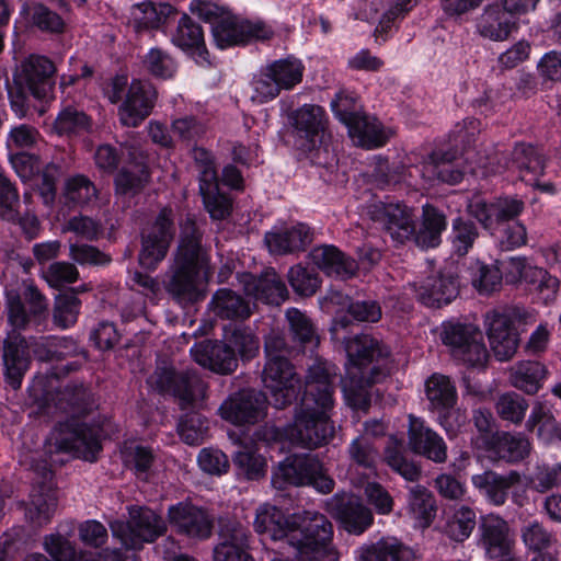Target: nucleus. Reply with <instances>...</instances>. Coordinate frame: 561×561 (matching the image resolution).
<instances>
[{
	"label": "nucleus",
	"mask_w": 561,
	"mask_h": 561,
	"mask_svg": "<svg viewBox=\"0 0 561 561\" xmlns=\"http://www.w3.org/2000/svg\"><path fill=\"white\" fill-rule=\"evenodd\" d=\"M324 302L339 307L332 322L331 335L335 342L345 345L347 355L346 374L342 379L345 400L354 410H366L370 402L368 387L387 374L378 364V358L388 356L389 351L369 335L348 339L352 322L343 311L347 309L356 321L376 322L381 318V309L375 301L352 302L348 296L336 290H332L324 298Z\"/></svg>",
	"instance_id": "nucleus-1"
},
{
	"label": "nucleus",
	"mask_w": 561,
	"mask_h": 561,
	"mask_svg": "<svg viewBox=\"0 0 561 561\" xmlns=\"http://www.w3.org/2000/svg\"><path fill=\"white\" fill-rule=\"evenodd\" d=\"M335 367L316 360L306 377L305 392L291 424L284 428V436L291 444L317 448L327 444L334 434L331 422L333 409V377Z\"/></svg>",
	"instance_id": "nucleus-2"
},
{
	"label": "nucleus",
	"mask_w": 561,
	"mask_h": 561,
	"mask_svg": "<svg viewBox=\"0 0 561 561\" xmlns=\"http://www.w3.org/2000/svg\"><path fill=\"white\" fill-rule=\"evenodd\" d=\"M90 393L82 385H68L57 392L56 407L71 419L55 428L53 445L59 451L71 454L87 461H95L101 451L100 427L81 422L76 415L89 410Z\"/></svg>",
	"instance_id": "nucleus-3"
},
{
	"label": "nucleus",
	"mask_w": 561,
	"mask_h": 561,
	"mask_svg": "<svg viewBox=\"0 0 561 561\" xmlns=\"http://www.w3.org/2000/svg\"><path fill=\"white\" fill-rule=\"evenodd\" d=\"M332 525L314 512L295 514L285 520V538L301 561H336Z\"/></svg>",
	"instance_id": "nucleus-4"
},
{
	"label": "nucleus",
	"mask_w": 561,
	"mask_h": 561,
	"mask_svg": "<svg viewBox=\"0 0 561 561\" xmlns=\"http://www.w3.org/2000/svg\"><path fill=\"white\" fill-rule=\"evenodd\" d=\"M203 261L201 233L195 221L187 217L181 222L180 244L175 255V270L167 289L181 302H195L203 298L196 277Z\"/></svg>",
	"instance_id": "nucleus-5"
},
{
	"label": "nucleus",
	"mask_w": 561,
	"mask_h": 561,
	"mask_svg": "<svg viewBox=\"0 0 561 561\" xmlns=\"http://www.w3.org/2000/svg\"><path fill=\"white\" fill-rule=\"evenodd\" d=\"M477 156L478 153L473 150L465 151V161L473 174L488 176L508 169L517 173L518 178L528 185H538V179L546 168L543 156L535 147L525 144L515 146L511 161L505 164L500 163L497 153L484 158Z\"/></svg>",
	"instance_id": "nucleus-6"
},
{
	"label": "nucleus",
	"mask_w": 561,
	"mask_h": 561,
	"mask_svg": "<svg viewBox=\"0 0 561 561\" xmlns=\"http://www.w3.org/2000/svg\"><path fill=\"white\" fill-rule=\"evenodd\" d=\"M282 339H270L265 343L267 363L263 370V382L271 392L273 404L284 408L297 398L299 380L293 366L282 354Z\"/></svg>",
	"instance_id": "nucleus-7"
},
{
	"label": "nucleus",
	"mask_w": 561,
	"mask_h": 561,
	"mask_svg": "<svg viewBox=\"0 0 561 561\" xmlns=\"http://www.w3.org/2000/svg\"><path fill=\"white\" fill-rule=\"evenodd\" d=\"M149 383L161 393L174 396L182 409L194 407L206 398L207 385L193 369L176 371L171 366H158Z\"/></svg>",
	"instance_id": "nucleus-8"
},
{
	"label": "nucleus",
	"mask_w": 561,
	"mask_h": 561,
	"mask_svg": "<svg viewBox=\"0 0 561 561\" xmlns=\"http://www.w3.org/2000/svg\"><path fill=\"white\" fill-rule=\"evenodd\" d=\"M128 522L114 520L110 524L113 537L127 549H137L144 542H152L167 531L164 519L154 511L142 506L128 508Z\"/></svg>",
	"instance_id": "nucleus-9"
},
{
	"label": "nucleus",
	"mask_w": 561,
	"mask_h": 561,
	"mask_svg": "<svg viewBox=\"0 0 561 561\" xmlns=\"http://www.w3.org/2000/svg\"><path fill=\"white\" fill-rule=\"evenodd\" d=\"M439 335L456 359L472 367H482L486 363L489 353L477 325L446 321L442 324Z\"/></svg>",
	"instance_id": "nucleus-10"
},
{
	"label": "nucleus",
	"mask_w": 561,
	"mask_h": 561,
	"mask_svg": "<svg viewBox=\"0 0 561 561\" xmlns=\"http://www.w3.org/2000/svg\"><path fill=\"white\" fill-rule=\"evenodd\" d=\"M273 482L277 488H283L284 483L297 486L310 484L322 493L331 492L334 484L321 462L309 455L287 457L279 463Z\"/></svg>",
	"instance_id": "nucleus-11"
},
{
	"label": "nucleus",
	"mask_w": 561,
	"mask_h": 561,
	"mask_svg": "<svg viewBox=\"0 0 561 561\" xmlns=\"http://www.w3.org/2000/svg\"><path fill=\"white\" fill-rule=\"evenodd\" d=\"M425 392L431 409L438 413L439 424L454 437L465 424V416L453 410L457 401L455 385L447 376L434 374L425 382Z\"/></svg>",
	"instance_id": "nucleus-12"
},
{
	"label": "nucleus",
	"mask_w": 561,
	"mask_h": 561,
	"mask_svg": "<svg viewBox=\"0 0 561 561\" xmlns=\"http://www.w3.org/2000/svg\"><path fill=\"white\" fill-rule=\"evenodd\" d=\"M174 236L173 214L163 208L156 220L142 231L139 263L148 270H154L165 257Z\"/></svg>",
	"instance_id": "nucleus-13"
},
{
	"label": "nucleus",
	"mask_w": 561,
	"mask_h": 561,
	"mask_svg": "<svg viewBox=\"0 0 561 561\" xmlns=\"http://www.w3.org/2000/svg\"><path fill=\"white\" fill-rule=\"evenodd\" d=\"M213 311L230 322L224 327V339L241 353L245 347V304L243 299L227 288L218 289L210 301Z\"/></svg>",
	"instance_id": "nucleus-14"
},
{
	"label": "nucleus",
	"mask_w": 561,
	"mask_h": 561,
	"mask_svg": "<svg viewBox=\"0 0 561 561\" xmlns=\"http://www.w3.org/2000/svg\"><path fill=\"white\" fill-rule=\"evenodd\" d=\"M293 121L295 148L304 154L317 150L323 141L325 131L324 110L318 105L305 104L295 112Z\"/></svg>",
	"instance_id": "nucleus-15"
},
{
	"label": "nucleus",
	"mask_w": 561,
	"mask_h": 561,
	"mask_svg": "<svg viewBox=\"0 0 561 561\" xmlns=\"http://www.w3.org/2000/svg\"><path fill=\"white\" fill-rule=\"evenodd\" d=\"M524 208L520 199L513 197L499 198L488 204L481 195H474L468 203V211L484 229L494 234L507 220L518 216Z\"/></svg>",
	"instance_id": "nucleus-16"
},
{
	"label": "nucleus",
	"mask_w": 561,
	"mask_h": 561,
	"mask_svg": "<svg viewBox=\"0 0 561 561\" xmlns=\"http://www.w3.org/2000/svg\"><path fill=\"white\" fill-rule=\"evenodd\" d=\"M56 67L54 62L42 55H30L19 68L16 81L26 88L36 99H45L55 85Z\"/></svg>",
	"instance_id": "nucleus-17"
},
{
	"label": "nucleus",
	"mask_w": 561,
	"mask_h": 561,
	"mask_svg": "<svg viewBox=\"0 0 561 561\" xmlns=\"http://www.w3.org/2000/svg\"><path fill=\"white\" fill-rule=\"evenodd\" d=\"M369 214L397 242H404L414 233L415 215L403 204L379 202L370 206Z\"/></svg>",
	"instance_id": "nucleus-18"
},
{
	"label": "nucleus",
	"mask_w": 561,
	"mask_h": 561,
	"mask_svg": "<svg viewBox=\"0 0 561 561\" xmlns=\"http://www.w3.org/2000/svg\"><path fill=\"white\" fill-rule=\"evenodd\" d=\"M156 100L157 91L151 83L133 80L118 107L119 122L127 127H137L150 115Z\"/></svg>",
	"instance_id": "nucleus-19"
},
{
	"label": "nucleus",
	"mask_w": 561,
	"mask_h": 561,
	"mask_svg": "<svg viewBox=\"0 0 561 561\" xmlns=\"http://www.w3.org/2000/svg\"><path fill=\"white\" fill-rule=\"evenodd\" d=\"M171 526L182 535L195 539H207L213 530V517L203 507L180 502L168 510Z\"/></svg>",
	"instance_id": "nucleus-20"
},
{
	"label": "nucleus",
	"mask_w": 561,
	"mask_h": 561,
	"mask_svg": "<svg viewBox=\"0 0 561 561\" xmlns=\"http://www.w3.org/2000/svg\"><path fill=\"white\" fill-rule=\"evenodd\" d=\"M199 15L211 24L214 39L219 48L238 45L244 41V26L230 11L214 3H202Z\"/></svg>",
	"instance_id": "nucleus-21"
},
{
	"label": "nucleus",
	"mask_w": 561,
	"mask_h": 561,
	"mask_svg": "<svg viewBox=\"0 0 561 561\" xmlns=\"http://www.w3.org/2000/svg\"><path fill=\"white\" fill-rule=\"evenodd\" d=\"M236 352L243 356L245 348L241 353L226 340L225 343L209 340L203 341L191 348L194 362L204 368L222 375L230 374L237 368Z\"/></svg>",
	"instance_id": "nucleus-22"
},
{
	"label": "nucleus",
	"mask_w": 561,
	"mask_h": 561,
	"mask_svg": "<svg viewBox=\"0 0 561 561\" xmlns=\"http://www.w3.org/2000/svg\"><path fill=\"white\" fill-rule=\"evenodd\" d=\"M479 535L480 545L490 559L507 557L515 542L508 523L497 514L481 517Z\"/></svg>",
	"instance_id": "nucleus-23"
},
{
	"label": "nucleus",
	"mask_w": 561,
	"mask_h": 561,
	"mask_svg": "<svg viewBox=\"0 0 561 561\" xmlns=\"http://www.w3.org/2000/svg\"><path fill=\"white\" fill-rule=\"evenodd\" d=\"M2 360L5 381L19 389L31 364L28 341L18 332H9L2 345Z\"/></svg>",
	"instance_id": "nucleus-24"
},
{
	"label": "nucleus",
	"mask_w": 561,
	"mask_h": 561,
	"mask_svg": "<svg viewBox=\"0 0 561 561\" xmlns=\"http://www.w3.org/2000/svg\"><path fill=\"white\" fill-rule=\"evenodd\" d=\"M484 325L495 357L499 360L511 359L518 348L519 334L510 325V318L494 310L485 314Z\"/></svg>",
	"instance_id": "nucleus-25"
},
{
	"label": "nucleus",
	"mask_w": 561,
	"mask_h": 561,
	"mask_svg": "<svg viewBox=\"0 0 561 561\" xmlns=\"http://www.w3.org/2000/svg\"><path fill=\"white\" fill-rule=\"evenodd\" d=\"M408 446L419 455L435 462H444L447 459V446L442 436L428 427L424 420L409 416Z\"/></svg>",
	"instance_id": "nucleus-26"
},
{
	"label": "nucleus",
	"mask_w": 561,
	"mask_h": 561,
	"mask_svg": "<svg viewBox=\"0 0 561 561\" xmlns=\"http://www.w3.org/2000/svg\"><path fill=\"white\" fill-rule=\"evenodd\" d=\"M220 416L228 423L234 425L237 430L228 432L230 440L239 448L233 453V463L243 470L245 466V453L243 442L245 438V391L239 390L231 393L219 408Z\"/></svg>",
	"instance_id": "nucleus-27"
},
{
	"label": "nucleus",
	"mask_w": 561,
	"mask_h": 561,
	"mask_svg": "<svg viewBox=\"0 0 561 561\" xmlns=\"http://www.w3.org/2000/svg\"><path fill=\"white\" fill-rule=\"evenodd\" d=\"M171 42L198 65H209L208 50L204 41L202 26L192 18L183 14L171 34Z\"/></svg>",
	"instance_id": "nucleus-28"
},
{
	"label": "nucleus",
	"mask_w": 561,
	"mask_h": 561,
	"mask_svg": "<svg viewBox=\"0 0 561 561\" xmlns=\"http://www.w3.org/2000/svg\"><path fill=\"white\" fill-rule=\"evenodd\" d=\"M520 481L522 477L516 471L500 474L489 470L471 478L472 485L494 506L504 505L510 490Z\"/></svg>",
	"instance_id": "nucleus-29"
},
{
	"label": "nucleus",
	"mask_w": 561,
	"mask_h": 561,
	"mask_svg": "<svg viewBox=\"0 0 561 561\" xmlns=\"http://www.w3.org/2000/svg\"><path fill=\"white\" fill-rule=\"evenodd\" d=\"M419 300L433 308L449 304L458 294V284L451 275L428 276L413 284Z\"/></svg>",
	"instance_id": "nucleus-30"
},
{
	"label": "nucleus",
	"mask_w": 561,
	"mask_h": 561,
	"mask_svg": "<svg viewBox=\"0 0 561 561\" xmlns=\"http://www.w3.org/2000/svg\"><path fill=\"white\" fill-rule=\"evenodd\" d=\"M311 242L307 225L298 222L290 227L274 228L265 234V243L273 254H287L304 250Z\"/></svg>",
	"instance_id": "nucleus-31"
},
{
	"label": "nucleus",
	"mask_w": 561,
	"mask_h": 561,
	"mask_svg": "<svg viewBox=\"0 0 561 561\" xmlns=\"http://www.w3.org/2000/svg\"><path fill=\"white\" fill-rule=\"evenodd\" d=\"M334 514L345 530L359 535L373 523V514L356 496H343L335 500Z\"/></svg>",
	"instance_id": "nucleus-32"
},
{
	"label": "nucleus",
	"mask_w": 561,
	"mask_h": 561,
	"mask_svg": "<svg viewBox=\"0 0 561 561\" xmlns=\"http://www.w3.org/2000/svg\"><path fill=\"white\" fill-rule=\"evenodd\" d=\"M516 28V18L499 5L485 8L478 23L479 33L483 37L495 42L507 39Z\"/></svg>",
	"instance_id": "nucleus-33"
},
{
	"label": "nucleus",
	"mask_w": 561,
	"mask_h": 561,
	"mask_svg": "<svg viewBox=\"0 0 561 561\" xmlns=\"http://www.w3.org/2000/svg\"><path fill=\"white\" fill-rule=\"evenodd\" d=\"M310 259L320 270L329 276L348 278L357 270L356 262L345 256L334 245H320L312 249Z\"/></svg>",
	"instance_id": "nucleus-34"
},
{
	"label": "nucleus",
	"mask_w": 561,
	"mask_h": 561,
	"mask_svg": "<svg viewBox=\"0 0 561 561\" xmlns=\"http://www.w3.org/2000/svg\"><path fill=\"white\" fill-rule=\"evenodd\" d=\"M548 370L536 360H520L511 366L508 380L511 386L527 393L536 394L543 386Z\"/></svg>",
	"instance_id": "nucleus-35"
},
{
	"label": "nucleus",
	"mask_w": 561,
	"mask_h": 561,
	"mask_svg": "<svg viewBox=\"0 0 561 561\" xmlns=\"http://www.w3.org/2000/svg\"><path fill=\"white\" fill-rule=\"evenodd\" d=\"M348 135L357 146L371 149L387 142L392 130L386 128L376 117H357L348 127Z\"/></svg>",
	"instance_id": "nucleus-36"
},
{
	"label": "nucleus",
	"mask_w": 561,
	"mask_h": 561,
	"mask_svg": "<svg viewBox=\"0 0 561 561\" xmlns=\"http://www.w3.org/2000/svg\"><path fill=\"white\" fill-rule=\"evenodd\" d=\"M436 514L433 494L422 485L410 489L408 499V515L417 528L428 527Z\"/></svg>",
	"instance_id": "nucleus-37"
},
{
	"label": "nucleus",
	"mask_w": 561,
	"mask_h": 561,
	"mask_svg": "<svg viewBox=\"0 0 561 561\" xmlns=\"http://www.w3.org/2000/svg\"><path fill=\"white\" fill-rule=\"evenodd\" d=\"M56 507L57 497L55 492L43 484L33 489L25 515L32 524L41 527L50 522Z\"/></svg>",
	"instance_id": "nucleus-38"
},
{
	"label": "nucleus",
	"mask_w": 561,
	"mask_h": 561,
	"mask_svg": "<svg viewBox=\"0 0 561 561\" xmlns=\"http://www.w3.org/2000/svg\"><path fill=\"white\" fill-rule=\"evenodd\" d=\"M412 552L396 538H383L358 550L357 561H410Z\"/></svg>",
	"instance_id": "nucleus-39"
},
{
	"label": "nucleus",
	"mask_w": 561,
	"mask_h": 561,
	"mask_svg": "<svg viewBox=\"0 0 561 561\" xmlns=\"http://www.w3.org/2000/svg\"><path fill=\"white\" fill-rule=\"evenodd\" d=\"M446 228L443 214L432 206L423 208V225L415 236L416 243L422 248H435L440 242V233Z\"/></svg>",
	"instance_id": "nucleus-40"
},
{
	"label": "nucleus",
	"mask_w": 561,
	"mask_h": 561,
	"mask_svg": "<svg viewBox=\"0 0 561 561\" xmlns=\"http://www.w3.org/2000/svg\"><path fill=\"white\" fill-rule=\"evenodd\" d=\"M493 449L497 458L517 462L528 456L530 444L520 435L503 433L494 437Z\"/></svg>",
	"instance_id": "nucleus-41"
},
{
	"label": "nucleus",
	"mask_w": 561,
	"mask_h": 561,
	"mask_svg": "<svg viewBox=\"0 0 561 561\" xmlns=\"http://www.w3.org/2000/svg\"><path fill=\"white\" fill-rule=\"evenodd\" d=\"M536 426H538L537 435L543 442H551L556 437L561 438V431H559L557 421L546 402L536 401L533 407L527 427L534 430Z\"/></svg>",
	"instance_id": "nucleus-42"
},
{
	"label": "nucleus",
	"mask_w": 561,
	"mask_h": 561,
	"mask_svg": "<svg viewBox=\"0 0 561 561\" xmlns=\"http://www.w3.org/2000/svg\"><path fill=\"white\" fill-rule=\"evenodd\" d=\"M267 68L279 90H289L300 83L305 70L302 62L296 58L276 60Z\"/></svg>",
	"instance_id": "nucleus-43"
},
{
	"label": "nucleus",
	"mask_w": 561,
	"mask_h": 561,
	"mask_svg": "<svg viewBox=\"0 0 561 561\" xmlns=\"http://www.w3.org/2000/svg\"><path fill=\"white\" fill-rule=\"evenodd\" d=\"M287 288L274 270H267L254 285V295L266 304L279 305L287 298Z\"/></svg>",
	"instance_id": "nucleus-44"
},
{
	"label": "nucleus",
	"mask_w": 561,
	"mask_h": 561,
	"mask_svg": "<svg viewBox=\"0 0 561 561\" xmlns=\"http://www.w3.org/2000/svg\"><path fill=\"white\" fill-rule=\"evenodd\" d=\"M245 533L242 528L232 529L230 535L222 533V541L214 549L215 561H245Z\"/></svg>",
	"instance_id": "nucleus-45"
},
{
	"label": "nucleus",
	"mask_w": 561,
	"mask_h": 561,
	"mask_svg": "<svg viewBox=\"0 0 561 561\" xmlns=\"http://www.w3.org/2000/svg\"><path fill=\"white\" fill-rule=\"evenodd\" d=\"M520 539L527 550L538 553L550 548L553 535L537 519L528 520L520 527Z\"/></svg>",
	"instance_id": "nucleus-46"
},
{
	"label": "nucleus",
	"mask_w": 561,
	"mask_h": 561,
	"mask_svg": "<svg viewBox=\"0 0 561 561\" xmlns=\"http://www.w3.org/2000/svg\"><path fill=\"white\" fill-rule=\"evenodd\" d=\"M476 526V513L468 506H460L447 516L445 533L456 541L466 540Z\"/></svg>",
	"instance_id": "nucleus-47"
},
{
	"label": "nucleus",
	"mask_w": 561,
	"mask_h": 561,
	"mask_svg": "<svg viewBox=\"0 0 561 561\" xmlns=\"http://www.w3.org/2000/svg\"><path fill=\"white\" fill-rule=\"evenodd\" d=\"M43 547L55 561H95L92 556L87 554H81L76 559L73 545L59 533L46 535L43 539Z\"/></svg>",
	"instance_id": "nucleus-48"
},
{
	"label": "nucleus",
	"mask_w": 561,
	"mask_h": 561,
	"mask_svg": "<svg viewBox=\"0 0 561 561\" xmlns=\"http://www.w3.org/2000/svg\"><path fill=\"white\" fill-rule=\"evenodd\" d=\"M91 127L89 116L76 107L64 108L55 119L54 128L59 135L88 131Z\"/></svg>",
	"instance_id": "nucleus-49"
},
{
	"label": "nucleus",
	"mask_w": 561,
	"mask_h": 561,
	"mask_svg": "<svg viewBox=\"0 0 561 561\" xmlns=\"http://www.w3.org/2000/svg\"><path fill=\"white\" fill-rule=\"evenodd\" d=\"M5 310L8 322L12 328L11 332L26 330L32 323L41 324V321H34L31 311L27 312L19 293L11 290L7 293Z\"/></svg>",
	"instance_id": "nucleus-50"
},
{
	"label": "nucleus",
	"mask_w": 561,
	"mask_h": 561,
	"mask_svg": "<svg viewBox=\"0 0 561 561\" xmlns=\"http://www.w3.org/2000/svg\"><path fill=\"white\" fill-rule=\"evenodd\" d=\"M463 174L465 172L455 169L450 161L445 159L438 161L435 156H432L431 159L424 163L422 169V175L427 181L439 180L448 184L459 183Z\"/></svg>",
	"instance_id": "nucleus-51"
},
{
	"label": "nucleus",
	"mask_w": 561,
	"mask_h": 561,
	"mask_svg": "<svg viewBox=\"0 0 561 561\" xmlns=\"http://www.w3.org/2000/svg\"><path fill=\"white\" fill-rule=\"evenodd\" d=\"M205 208L214 219L225 218L230 209L229 199L219 193L217 179L213 182L199 184Z\"/></svg>",
	"instance_id": "nucleus-52"
},
{
	"label": "nucleus",
	"mask_w": 561,
	"mask_h": 561,
	"mask_svg": "<svg viewBox=\"0 0 561 561\" xmlns=\"http://www.w3.org/2000/svg\"><path fill=\"white\" fill-rule=\"evenodd\" d=\"M471 282L480 294H490L496 290L502 282V273L494 265L477 262L471 267Z\"/></svg>",
	"instance_id": "nucleus-53"
},
{
	"label": "nucleus",
	"mask_w": 561,
	"mask_h": 561,
	"mask_svg": "<svg viewBox=\"0 0 561 561\" xmlns=\"http://www.w3.org/2000/svg\"><path fill=\"white\" fill-rule=\"evenodd\" d=\"M80 300L73 294H61L57 296L54 306V323L67 329L73 325L79 314Z\"/></svg>",
	"instance_id": "nucleus-54"
},
{
	"label": "nucleus",
	"mask_w": 561,
	"mask_h": 561,
	"mask_svg": "<svg viewBox=\"0 0 561 561\" xmlns=\"http://www.w3.org/2000/svg\"><path fill=\"white\" fill-rule=\"evenodd\" d=\"M286 319L294 337L302 344L318 345L319 340L310 319L297 308L286 311Z\"/></svg>",
	"instance_id": "nucleus-55"
},
{
	"label": "nucleus",
	"mask_w": 561,
	"mask_h": 561,
	"mask_svg": "<svg viewBox=\"0 0 561 561\" xmlns=\"http://www.w3.org/2000/svg\"><path fill=\"white\" fill-rule=\"evenodd\" d=\"M179 434L187 445H201L208 432V422L201 414H190L181 420Z\"/></svg>",
	"instance_id": "nucleus-56"
},
{
	"label": "nucleus",
	"mask_w": 561,
	"mask_h": 561,
	"mask_svg": "<svg viewBox=\"0 0 561 561\" xmlns=\"http://www.w3.org/2000/svg\"><path fill=\"white\" fill-rule=\"evenodd\" d=\"M401 448V443L396 446H388L385 450V460L393 471L405 480L416 481L421 474L420 469L403 456Z\"/></svg>",
	"instance_id": "nucleus-57"
},
{
	"label": "nucleus",
	"mask_w": 561,
	"mask_h": 561,
	"mask_svg": "<svg viewBox=\"0 0 561 561\" xmlns=\"http://www.w3.org/2000/svg\"><path fill=\"white\" fill-rule=\"evenodd\" d=\"M528 484L540 493L561 486V462L553 466H538L536 471L528 477Z\"/></svg>",
	"instance_id": "nucleus-58"
},
{
	"label": "nucleus",
	"mask_w": 561,
	"mask_h": 561,
	"mask_svg": "<svg viewBox=\"0 0 561 561\" xmlns=\"http://www.w3.org/2000/svg\"><path fill=\"white\" fill-rule=\"evenodd\" d=\"M149 180V171L146 167L135 164L122 170L115 179L116 191L122 194L141 190Z\"/></svg>",
	"instance_id": "nucleus-59"
},
{
	"label": "nucleus",
	"mask_w": 561,
	"mask_h": 561,
	"mask_svg": "<svg viewBox=\"0 0 561 561\" xmlns=\"http://www.w3.org/2000/svg\"><path fill=\"white\" fill-rule=\"evenodd\" d=\"M288 282L294 291L301 296L313 295L320 286L318 274L301 265H295L289 270Z\"/></svg>",
	"instance_id": "nucleus-60"
},
{
	"label": "nucleus",
	"mask_w": 561,
	"mask_h": 561,
	"mask_svg": "<svg viewBox=\"0 0 561 561\" xmlns=\"http://www.w3.org/2000/svg\"><path fill=\"white\" fill-rule=\"evenodd\" d=\"M528 409V402L515 392H508L500 397L496 410L500 416L513 423H520Z\"/></svg>",
	"instance_id": "nucleus-61"
},
{
	"label": "nucleus",
	"mask_w": 561,
	"mask_h": 561,
	"mask_svg": "<svg viewBox=\"0 0 561 561\" xmlns=\"http://www.w3.org/2000/svg\"><path fill=\"white\" fill-rule=\"evenodd\" d=\"M122 455L125 465L135 470L137 476L146 473L154 460L150 448L136 444L125 445Z\"/></svg>",
	"instance_id": "nucleus-62"
},
{
	"label": "nucleus",
	"mask_w": 561,
	"mask_h": 561,
	"mask_svg": "<svg viewBox=\"0 0 561 561\" xmlns=\"http://www.w3.org/2000/svg\"><path fill=\"white\" fill-rule=\"evenodd\" d=\"M148 72L158 78H171L176 69L173 58L160 48H151L144 59Z\"/></svg>",
	"instance_id": "nucleus-63"
},
{
	"label": "nucleus",
	"mask_w": 561,
	"mask_h": 561,
	"mask_svg": "<svg viewBox=\"0 0 561 561\" xmlns=\"http://www.w3.org/2000/svg\"><path fill=\"white\" fill-rule=\"evenodd\" d=\"M163 19V12H159L152 2H142L133 8L131 25L135 32L157 28Z\"/></svg>",
	"instance_id": "nucleus-64"
}]
</instances>
